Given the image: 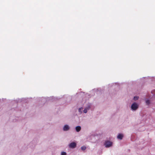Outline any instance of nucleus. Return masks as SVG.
I'll return each instance as SVG.
<instances>
[{
	"label": "nucleus",
	"instance_id": "3",
	"mask_svg": "<svg viewBox=\"0 0 155 155\" xmlns=\"http://www.w3.org/2000/svg\"><path fill=\"white\" fill-rule=\"evenodd\" d=\"M76 145L77 144L76 143L74 142H73L70 143L69 144L68 146L70 148L73 149L76 147Z\"/></svg>",
	"mask_w": 155,
	"mask_h": 155
},
{
	"label": "nucleus",
	"instance_id": "7",
	"mask_svg": "<svg viewBox=\"0 0 155 155\" xmlns=\"http://www.w3.org/2000/svg\"><path fill=\"white\" fill-rule=\"evenodd\" d=\"M145 103L147 105H149L150 104V102L149 100L148 99H146Z\"/></svg>",
	"mask_w": 155,
	"mask_h": 155
},
{
	"label": "nucleus",
	"instance_id": "5",
	"mask_svg": "<svg viewBox=\"0 0 155 155\" xmlns=\"http://www.w3.org/2000/svg\"><path fill=\"white\" fill-rule=\"evenodd\" d=\"M123 137V135L122 134H118L117 136V138L118 139H119L120 140H122Z\"/></svg>",
	"mask_w": 155,
	"mask_h": 155
},
{
	"label": "nucleus",
	"instance_id": "6",
	"mask_svg": "<svg viewBox=\"0 0 155 155\" xmlns=\"http://www.w3.org/2000/svg\"><path fill=\"white\" fill-rule=\"evenodd\" d=\"M75 129L77 132H79L81 130V127L80 126H78L75 127Z\"/></svg>",
	"mask_w": 155,
	"mask_h": 155
},
{
	"label": "nucleus",
	"instance_id": "14",
	"mask_svg": "<svg viewBox=\"0 0 155 155\" xmlns=\"http://www.w3.org/2000/svg\"><path fill=\"white\" fill-rule=\"evenodd\" d=\"M42 98V100H45V99L43 97Z\"/></svg>",
	"mask_w": 155,
	"mask_h": 155
},
{
	"label": "nucleus",
	"instance_id": "11",
	"mask_svg": "<svg viewBox=\"0 0 155 155\" xmlns=\"http://www.w3.org/2000/svg\"><path fill=\"white\" fill-rule=\"evenodd\" d=\"M81 150H84L86 148V147L85 146H82L81 147Z\"/></svg>",
	"mask_w": 155,
	"mask_h": 155
},
{
	"label": "nucleus",
	"instance_id": "10",
	"mask_svg": "<svg viewBox=\"0 0 155 155\" xmlns=\"http://www.w3.org/2000/svg\"><path fill=\"white\" fill-rule=\"evenodd\" d=\"M91 107V104H88L87 105V107H86V108H87L88 110H89L90 108Z\"/></svg>",
	"mask_w": 155,
	"mask_h": 155
},
{
	"label": "nucleus",
	"instance_id": "8",
	"mask_svg": "<svg viewBox=\"0 0 155 155\" xmlns=\"http://www.w3.org/2000/svg\"><path fill=\"white\" fill-rule=\"evenodd\" d=\"M83 109V108L82 107L79 108L78 109V111L80 114H81L82 113Z\"/></svg>",
	"mask_w": 155,
	"mask_h": 155
},
{
	"label": "nucleus",
	"instance_id": "2",
	"mask_svg": "<svg viewBox=\"0 0 155 155\" xmlns=\"http://www.w3.org/2000/svg\"><path fill=\"white\" fill-rule=\"evenodd\" d=\"M104 145L105 147L109 148L112 146L113 142L110 140H107L105 141Z\"/></svg>",
	"mask_w": 155,
	"mask_h": 155
},
{
	"label": "nucleus",
	"instance_id": "4",
	"mask_svg": "<svg viewBox=\"0 0 155 155\" xmlns=\"http://www.w3.org/2000/svg\"><path fill=\"white\" fill-rule=\"evenodd\" d=\"M70 127L68 124L65 125L63 127V130L64 131H67L69 130Z\"/></svg>",
	"mask_w": 155,
	"mask_h": 155
},
{
	"label": "nucleus",
	"instance_id": "15",
	"mask_svg": "<svg viewBox=\"0 0 155 155\" xmlns=\"http://www.w3.org/2000/svg\"><path fill=\"white\" fill-rule=\"evenodd\" d=\"M153 96L155 97V94H154Z\"/></svg>",
	"mask_w": 155,
	"mask_h": 155
},
{
	"label": "nucleus",
	"instance_id": "12",
	"mask_svg": "<svg viewBox=\"0 0 155 155\" xmlns=\"http://www.w3.org/2000/svg\"><path fill=\"white\" fill-rule=\"evenodd\" d=\"M67 153L66 152L62 151L61 152V155H66Z\"/></svg>",
	"mask_w": 155,
	"mask_h": 155
},
{
	"label": "nucleus",
	"instance_id": "9",
	"mask_svg": "<svg viewBox=\"0 0 155 155\" xmlns=\"http://www.w3.org/2000/svg\"><path fill=\"white\" fill-rule=\"evenodd\" d=\"M139 97L138 96H135L134 97V101H137Z\"/></svg>",
	"mask_w": 155,
	"mask_h": 155
},
{
	"label": "nucleus",
	"instance_id": "1",
	"mask_svg": "<svg viewBox=\"0 0 155 155\" xmlns=\"http://www.w3.org/2000/svg\"><path fill=\"white\" fill-rule=\"evenodd\" d=\"M139 107L138 104L135 102H134L131 106V109L133 111H135L137 110Z\"/></svg>",
	"mask_w": 155,
	"mask_h": 155
},
{
	"label": "nucleus",
	"instance_id": "13",
	"mask_svg": "<svg viewBox=\"0 0 155 155\" xmlns=\"http://www.w3.org/2000/svg\"><path fill=\"white\" fill-rule=\"evenodd\" d=\"M87 109L86 108H84V110H83V112L84 113H86L87 112Z\"/></svg>",
	"mask_w": 155,
	"mask_h": 155
}]
</instances>
